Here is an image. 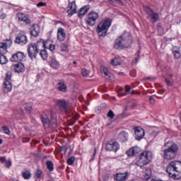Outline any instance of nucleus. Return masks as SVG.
Segmentation results:
<instances>
[{"label": "nucleus", "instance_id": "obj_43", "mask_svg": "<svg viewBox=\"0 0 181 181\" xmlns=\"http://www.w3.org/2000/svg\"><path fill=\"white\" fill-rule=\"evenodd\" d=\"M61 50L62 52H68L69 45H67V44H62V45L61 46Z\"/></svg>", "mask_w": 181, "mask_h": 181}, {"label": "nucleus", "instance_id": "obj_3", "mask_svg": "<svg viewBox=\"0 0 181 181\" xmlns=\"http://www.w3.org/2000/svg\"><path fill=\"white\" fill-rule=\"evenodd\" d=\"M168 142L165 144V146H168V148L163 150V158L166 159L167 160H172V159H175L176 158V155H177V152H179V147L175 144H171Z\"/></svg>", "mask_w": 181, "mask_h": 181}, {"label": "nucleus", "instance_id": "obj_59", "mask_svg": "<svg viewBox=\"0 0 181 181\" xmlns=\"http://www.w3.org/2000/svg\"><path fill=\"white\" fill-rule=\"evenodd\" d=\"M158 30H160V34L162 35V33H162V28H158Z\"/></svg>", "mask_w": 181, "mask_h": 181}, {"label": "nucleus", "instance_id": "obj_24", "mask_svg": "<svg viewBox=\"0 0 181 181\" xmlns=\"http://www.w3.org/2000/svg\"><path fill=\"white\" fill-rule=\"evenodd\" d=\"M128 179V175L124 173H117L115 176V180L117 181H124Z\"/></svg>", "mask_w": 181, "mask_h": 181}, {"label": "nucleus", "instance_id": "obj_63", "mask_svg": "<svg viewBox=\"0 0 181 181\" xmlns=\"http://www.w3.org/2000/svg\"><path fill=\"white\" fill-rule=\"evenodd\" d=\"M75 122H71L70 125H73L74 124Z\"/></svg>", "mask_w": 181, "mask_h": 181}, {"label": "nucleus", "instance_id": "obj_49", "mask_svg": "<svg viewBox=\"0 0 181 181\" xmlns=\"http://www.w3.org/2000/svg\"><path fill=\"white\" fill-rule=\"evenodd\" d=\"M11 78H12V75L11 74V73H7L5 81H11Z\"/></svg>", "mask_w": 181, "mask_h": 181}, {"label": "nucleus", "instance_id": "obj_4", "mask_svg": "<svg viewBox=\"0 0 181 181\" xmlns=\"http://www.w3.org/2000/svg\"><path fill=\"white\" fill-rule=\"evenodd\" d=\"M41 120L45 128H57V119L56 115L52 112H50V119L46 113L41 115Z\"/></svg>", "mask_w": 181, "mask_h": 181}, {"label": "nucleus", "instance_id": "obj_37", "mask_svg": "<svg viewBox=\"0 0 181 181\" xmlns=\"http://www.w3.org/2000/svg\"><path fill=\"white\" fill-rule=\"evenodd\" d=\"M31 176H32V174H30V172L29 171H25L23 173V177L24 179H30Z\"/></svg>", "mask_w": 181, "mask_h": 181}, {"label": "nucleus", "instance_id": "obj_35", "mask_svg": "<svg viewBox=\"0 0 181 181\" xmlns=\"http://www.w3.org/2000/svg\"><path fill=\"white\" fill-rule=\"evenodd\" d=\"M8 63V59L4 54L0 55V64H6Z\"/></svg>", "mask_w": 181, "mask_h": 181}, {"label": "nucleus", "instance_id": "obj_19", "mask_svg": "<svg viewBox=\"0 0 181 181\" xmlns=\"http://www.w3.org/2000/svg\"><path fill=\"white\" fill-rule=\"evenodd\" d=\"M139 152H141V148L138 146H135L127 151L126 153L128 156H135V155H138Z\"/></svg>", "mask_w": 181, "mask_h": 181}, {"label": "nucleus", "instance_id": "obj_53", "mask_svg": "<svg viewBox=\"0 0 181 181\" xmlns=\"http://www.w3.org/2000/svg\"><path fill=\"white\" fill-rule=\"evenodd\" d=\"M124 117H125V115H124V113L117 115V118H118L119 119H122V118H124Z\"/></svg>", "mask_w": 181, "mask_h": 181}, {"label": "nucleus", "instance_id": "obj_2", "mask_svg": "<svg viewBox=\"0 0 181 181\" xmlns=\"http://www.w3.org/2000/svg\"><path fill=\"white\" fill-rule=\"evenodd\" d=\"M131 45H132V36L129 33H124L116 40L114 47L117 49H125L129 47Z\"/></svg>", "mask_w": 181, "mask_h": 181}, {"label": "nucleus", "instance_id": "obj_31", "mask_svg": "<svg viewBox=\"0 0 181 181\" xmlns=\"http://www.w3.org/2000/svg\"><path fill=\"white\" fill-rule=\"evenodd\" d=\"M124 91V88H120V93L119 94V95H127V94H129V93L131 91V87H129V86L127 85L125 86V92H122Z\"/></svg>", "mask_w": 181, "mask_h": 181}, {"label": "nucleus", "instance_id": "obj_13", "mask_svg": "<svg viewBox=\"0 0 181 181\" xmlns=\"http://www.w3.org/2000/svg\"><path fill=\"white\" fill-rule=\"evenodd\" d=\"M134 134L136 141H141V139L145 136V130L141 127H136Z\"/></svg>", "mask_w": 181, "mask_h": 181}, {"label": "nucleus", "instance_id": "obj_36", "mask_svg": "<svg viewBox=\"0 0 181 181\" xmlns=\"http://www.w3.org/2000/svg\"><path fill=\"white\" fill-rule=\"evenodd\" d=\"M40 52V55L42 57V60H46V59H47V52H46V50L42 49Z\"/></svg>", "mask_w": 181, "mask_h": 181}, {"label": "nucleus", "instance_id": "obj_38", "mask_svg": "<svg viewBox=\"0 0 181 181\" xmlns=\"http://www.w3.org/2000/svg\"><path fill=\"white\" fill-rule=\"evenodd\" d=\"M107 117L108 118H110V119H114V117H115V114H114V112L112 110H109Z\"/></svg>", "mask_w": 181, "mask_h": 181}, {"label": "nucleus", "instance_id": "obj_7", "mask_svg": "<svg viewBox=\"0 0 181 181\" xmlns=\"http://www.w3.org/2000/svg\"><path fill=\"white\" fill-rule=\"evenodd\" d=\"M28 53L29 57L31 58L32 60H33V59H36V56H37V54L39 53V51L36 47V44L31 43L28 45Z\"/></svg>", "mask_w": 181, "mask_h": 181}, {"label": "nucleus", "instance_id": "obj_45", "mask_svg": "<svg viewBox=\"0 0 181 181\" xmlns=\"http://www.w3.org/2000/svg\"><path fill=\"white\" fill-rule=\"evenodd\" d=\"M74 156H71L70 157L68 160H67V163L68 165H73L74 163Z\"/></svg>", "mask_w": 181, "mask_h": 181}, {"label": "nucleus", "instance_id": "obj_41", "mask_svg": "<svg viewBox=\"0 0 181 181\" xmlns=\"http://www.w3.org/2000/svg\"><path fill=\"white\" fill-rule=\"evenodd\" d=\"M173 54L175 59H180L181 54H180V52H179V51H176V50L173 51Z\"/></svg>", "mask_w": 181, "mask_h": 181}, {"label": "nucleus", "instance_id": "obj_16", "mask_svg": "<svg viewBox=\"0 0 181 181\" xmlns=\"http://www.w3.org/2000/svg\"><path fill=\"white\" fill-rule=\"evenodd\" d=\"M30 33L31 36H33L34 37H37V36H39L40 33V28L39 27V25L33 24L30 27Z\"/></svg>", "mask_w": 181, "mask_h": 181}, {"label": "nucleus", "instance_id": "obj_62", "mask_svg": "<svg viewBox=\"0 0 181 181\" xmlns=\"http://www.w3.org/2000/svg\"><path fill=\"white\" fill-rule=\"evenodd\" d=\"M73 64H77V62L74 61Z\"/></svg>", "mask_w": 181, "mask_h": 181}, {"label": "nucleus", "instance_id": "obj_10", "mask_svg": "<svg viewBox=\"0 0 181 181\" xmlns=\"http://www.w3.org/2000/svg\"><path fill=\"white\" fill-rule=\"evenodd\" d=\"M15 43H17V45H26L28 43V37H26V35L20 33L16 37Z\"/></svg>", "mask_w": 181, "mask_h": 181}, {"label": "nucleus", "instance_id": "obj_28", "mask_svg": "<svg viewBox=\"0 0 181 181\" xmlns=\"http://www.w3.org/2000/svg\"><path fill=\"white\" fill-rule=\"evenodd\" d=\"M111 64H112V66H119L122 64V60H121V58L119 57H115L111 60Z\"/></svg>", "mask_w": 181, "mask_h": 181}, {"label": "nucleus", "instance_id": "obj_51", "mask_svg": "<svg viewBox=\"0 0 181 181\" xmlns=\"http://www.w3.org/2000/svg\"><path fill=\"white\" fill-rule=\"evenodd\" d=\"M5 163L7 168H11V166H12V163L11 161H6Z\"/></svg>", "mask_w": 181, "mask_h": 181}, {"label": "nucleus", "instance_id": "obj_29", "mask_svg": "<svg viewBox=\"0 0 181 181\" xmlns=\"http://www.w3.org/2000/svg\"><path fill=\"white\" fill-rule=\"evenodd\" d=\"M8 49V44L6 42H0V54H5Z\"/></svg>", "mask_w": 181, "mask_h": 181}, {"label": "nucleus", "instance_id": "obj_54", "mask_svg": "<svg viewBox=\"0 0 181 181\" xmlns=\"http://www.w3.org/2000/svg\"><path fill=\"white\" fill-rule=\"evenodd\" d=\"M0 160H1V163H5L6 162V158H5V157H1V158H0Z\"/></svg>", "mask_w": 181, "mask_h": 181}, {"label": "nucleus", "instance_id": "obj_18", "mask_svg": "<svg viewBox=\"0 0 181 181\" xmlns=\"http://www.w3.org/2000/svg\"><path fill=\"white\" fill-rule=\"evenodd\" d=\"M47 42H45V40L40 39L35 44V47L37 51L40 52V51L43 50V49L47 48Z\"/></svg>", "mask_w": 181, "mask_h": 181}, {"label": "nucleus", "instance_id": "obj_61", "mask_svg": "<svg viewBox=\"0 0 181 181\" xmlns=\"http://www.w3.org/2000/svg\"><path fill=\"white\" fill-rule=\"evenodd\" d=\"M3 141H2V139H0V145H1Z\"/></svg>", "mask_w": 181, "mask_h": 181}, {"label": "nucleus", "instance_id": "obj_47", "mask_svg": "<svg viewBox=\"0 0 181 181\" xmlns=\"http://www.w3.org/2000/svg\"><path fill=\"white\" fill-rule=\"evenodd\" d=\"M149 103L151 105H155V98L153 95L149 96Z\"/></svg>", "mask_w": 181, "mask_h": 181}, {"label": "nucleus", "instance_id": "obj_48", "mask_svg": "<svg viewBox=\"0 0 181 181\" xmlns=\"http://www.w3.org/2000/svg\"><path fill=\"white\" fill-rule=\"evenodd\" d=\"M107 1H109V2H110L111 4H122V1L121 0H107Z\"/></svg>", "mask_w": 181, "mask_h": 181}, {"label": "nucleus", "instance_id": "obj_40", "mask_svg": "<svg viewBox=\"0 0 181 181\" xmlns=\"http://www.w3.org/2000/svg\"><path fill=\"white\" fill-rule=\"evenodd\" d=\"M65 153L67 156H70V155H71V153H73V150L71 149V147H67L65 149Z\"/></svg>", "mask_w": 181, "mask_h": 181}, {"label": "nucleus", "instance_id": "obj_9", "mask_svg": "<svg viewBox=\"0 0 181 181\" xmlns=\"http://www.w3.org/2000/svg\"><path fill=\"white\" fill-rule=\"evenodd\" d=\"M105 148L107 151H112L117 152L119 149V144L115 141H110L105 144Z\"/></svg>", "mask_w": 181, "mask_h": 181}, {"label": "nucleus", "instance_id": "obj_22", "mask_svg": "<svg viewBox=\"0 0 181 181\" xmlns=\"http://www.w3.org/2000/svg\"><path fill=\"white\" fill-rule=\"evenodd\" d=\"M88 9H90V5H86L84 7L80 8L78 13V18H83V16H84V15L88 12Z\"/></svg>", "mask_w": 181, "mask_h": 181}, {"label": "nucleus", "instance_id": "obj_55", "mask_svg": "<svg viewBox=\"0 0 181 181\" xmlns=\"http://www.w3.org/2000/svg\"><path fill=\"white\" fill-rule=\"evenodd\" d=\"M6 13H2L0 15V19H6Z\"/></svg>", "mask_w": 181, "mask_h": 181}, {"label": "nucleus", "instance_id": "obj_11", "mask_svg": "<svg viewBox=\"0 0 181 181\" xmlns=\"http://www.w3.org/2000/svg\"><path fill=\"white\" fill-rule=\"evenodd\" d=\"M57 105L62 111H64L66 113L70 112V109L67 106V103L66 102V100L63 99L57 100Z\"/></svg>", "mask_w": 181, "mask_h": 181}, {"label": "nucleus", "instance_id": "obj_42", "mask_svg": "<svg viewBox=\"0 0 181 181\" xmlns=\"http://www.w3.org/2000/svg\"><path fill=\"white\" fill-rule=\"evenodd\" d=\"M145 11H146V13H148V15H149L150 16L153 15L154 11H153V10L151 9V8L146 7Z\"/></svg>", "mask_w": 181, "mask_h": 181}, {"label": "nucleus", "instance_id": "obj_12", "mask_svg": "<svg viewBox=\"0 0 181 181\" xmlns=\"http://www.w3.org/2000/svg\"><path fill=\"white\" fill-rule=\"evenodd\" d=\"M17 18L18 22H25V25H30V19L28 18V16L23 13H18Z\"/></svg>", "mask_w": 181, "mask_h": 181}, {"label": "nucleus", "instance_id": "obj_6", "mask_svg": "<svg viewBox=\"0 0 181 181\" xmlns=\"http://www.w3.org/2000/svg\"><path fill=\"white\" fill-rule=\"evenodd\" d=\"M151 159H152V153L149 151H144L141 154L140 158L136 161V165L139 168H144L145 165H148L151 162Z\"/></svg>", "mask_w": 181, "mask_h": 181}, {"label": "nucleus", "instance_id": "obj_14", "mask_svg": "<svg viewBox=\"0 0 181 181\" xmlns=\"http://www.w3.org/2000/svg\"><path fill=\"white\" fill-rule=\"evenodd\" d=\"M24 57H25V55L23 54V53L17 52L12 56L10 60L11 62L19 63L23 60Z\"/></svg>", "mask_w": 181, "mask_h": 181}, {"label": "nucleus", "instance_id": "obj_56", "mask_svg": "<svg viewBox=\"0 0 181 181\" xmlns=\"http://www.w3.org/2000/svg\"><path fill=\"white\" fill-rule=\"evenodd\" d=\"M139 51L137 52V57L136 58V63H138V60H139Z\"/></svg>", "mask_w": 181, "mask_h": 181}, {"label": "nucleus", "instance_id": "obj_25", "mask_svg": "<svg viewBox=\"0 0 181 181\" xmlns=\"http://www.w3.org/2000/svg\"><path fill=\"white\" fill-rule=\"evenodd\" d=\"M14 69L16 73H23L25 71V66L22 63H18L14 65Z\"/></svg>", "mask_w": 181, "mask_h": 181}, {"label": "nucleus", "instance_id": "obj_32", "mask_svg": "<svg viewBox=\"0 0 181 181\" xmlns=\"http://www.w3.org/2000/svg\"><path fill=\"white\" fill-rule=\"evenodd\" d=\"M172 77H173V75H170L168 78H165V82L167 86H173V79L172 78Z\"/></svg>", "mask_w": 181, "mask_h": 181}, {"label": "nucleus", "instance_id": "obj_15", "mask_svg": "<svg viewBox=\"0 0 181 181\" xmlns=\"http://www.w3.org/2000/svg\"><path fill=\"white\" fill-rule=\"evenodd\" d=\"M100 73L106 80H111V78L114 77V75H112V74H111L105 66L100 67Z\"/></svg>", "mask_w": 181, "mask_h": 181}, {"label": "nucleus", "instance_id": "obj_33", "mask_svg": "<svg viewBox=\"0 0 181 181\" xmlns=\"http://www.w3.org/2000/svg\"><path fill=\"white\" fill-rule=\"evenodd\" d=\"M151 16L153 23H155V22H158V20L159 19V14L154 12L153 13V14H151Z\"/></svg>", "mask_w": 181, "mask_h": 181}, {"label": "nucleus", "instance_id": "obj_58", "mask_svg": "<svg viewBox=\"0 0 181 181\" xmlns=\"http://www.w3.org/2000/svg\"><path fill=\"white\" fill-rule=\"evenodd\" d=\"M146 80H153V78H151V77H147L145 78Z\"/></svg>", "mask_w": 181, "mask_h": 181}, {"label": "nucleus", "instance_id": "obj_30", "mask_svg": "<svg viewBox=\"0 0 181 181\" xmlns=\"http://www.w3.org/2000/svg\"><path fill=\"white\" fill-rule=\"evenodd\" d=\"M32 107H33V103L31 102L25 103L24 105V108L28 114H30L32 112Z\"/></svg>", "mask_w": 181, "mask_h": 181}, {"label": "nucleus", "instance_id": "obj_21", "mask_svg": "<svg viewBox=\"0 0 181 181\" xmlns=\"http://www.w3.org/2000/svg\"><path fill=\"white\" fill-rule=\"evenodd\" d=\"M57 87L59 91H62V93H66L68 88L64 81H59V82L57 84Z\"/></svg>", "mask_w": 181, "mask_h": 181}, {"label": "nucleus", "instance_id": "obj_23", "mask_svg": "<svg viewBox=\"0 0 181 181\" xmlns=\"http://www.w3.org/2000/svg\"><path fill=\"white\" fill-rule=\"evenodd\" d=\"M4 93H9L12 90V83L10 81H4L3 84Z\"/></svg>", "mask_w": 181, "mask_h": 181}, {"label": "nucleus", "instance_id": "obj_46", "mask_svg": "<svg viewBox=\"0 0 181 181\" xmlns=\"http://www.w3.org/2000/svg\"><path fill=\"white\" fill-rule=\"evenodd\" d=\"M81 73H82V76L83 77H88V71H87V69H81Z\"/></svg>", "mask_w": 181, "mask_h": 181}, {"label": "nucleus", "instance_id": "obj_52", "mask_svg": "<svg viewBox=\"0 0 181 181\" xmlns=\"http://www.w3.org/2000/svg\"><path fill=\"white\" fill-rule=\"evenodd\" d=\"M55 46L54 45H52V44H49V50L51 51V52H53L54 50V49H55Z\"/></svg>", "mask_w": 181, "mask_h": 181}, {"label": "nucleus", "instance_id": "obj_5", "mask_svg": "<svg viewBox=\"0 0 181 181\" xmlns=\"http://www.w3.org/2000/svg\"><path fill=\"white\" fill-rule=\"evenodd\" d=\"M111 19L107 18L105 21L100 22L97 27V32L99 36H107V32L111 26Z\"/></svg>", "mask_w": 181, "mask_h": 181}, {"label": "nucleus", "instance_id": "obj_44", "mask_svg": "<svg viewBox=\"0 0 181 181\" xmlns=\"http://www.w3.org/2000/svg\"><path fill=\"white\" fill-rule=\"evenodd\" d=\"M42 177V170H38L35 172V179H40Z\"/></svg>", "mask_w": 181, "mask_h": 181}, {"label": "nucleus", "instance_id": "obj_60", "mask_svg": "<svg viewBox=\"0 0 181 181\" xmlns=\"http://www.w3.org/2000/svg\"><path fill=\"white\" fill-rule=\"evenodd\" d=\"M119 76H123L124 75V72H119Z\"/></svg>", "mask_w": 181, "mask_h": 181}, {"label": "nucleus", "instance_id": "obj_8", "mask_svg": "<svg viewBox=\"0 0 181 181\" xmlns=\"http://www.w3.org/2000/svg\"><path fill=\"white\" fill-rule=\"evenodd\" d=\"M98 19V14L94 11L90 12L86 23L89 26H94L95 25V21Z\"/></svg>", "mask_w": 181, "mask_h": 181}, {"label": "nucleus", "instance_id": "obj_64", "mask_svg": "<svg viewBox=\"0 0 181 181\" xmlns=\"http://www.w3.org/2000/svg\"><path fill=\"white\" fill-rule=\"evenodd\" d=\"M157 97H158V98H162V97H161L160 95H157Z\"/></svg>", "mask_w": 181, "mask_h": 181}, {"label": "nucleus", "instance_id": "obj_17", "mask_svg": "<svg viewBox=\"0 0 181 181\" xmlns=\"http://www.w3.org/2000/svg\"><path fill=\"white\" fill-rule=\"evenodd\" d=\"M68 8H69V9L67 11V13L70 15V16H73L74 13H77V6L76 5V1H72L69 3L68 5Z\"/></svg>", "mask_w": 181, "mask_h": 181}, {"label": "nucleus", "instance_id": "obj_34", "mask_svg": "<svg viewBox=\"0 0 181 181\" xmlns=\"http://www.w3.org/2000/svg\"><path fill=\"white\" fill-rule=\"evenodd\" d=\"M46 166L48 170H49V172H53V162H52L51 160L47 161Z\"/></svg>", "mask_w": 181, "mask_h": 181}, {"label": "nucleus", "instance_id": "obj_39", "mask_svg": "<svg viewBox=\"0 0 181 181\" xmlns=\"http://www.w3.org/2000/svg\"><path fill=\"white\" fill-rule=\"evenodd\" d=\"M2 128L6 135H11V130H9V128L8 127V126H4Z\"/></svg>", "mask_w": 181, "mask_h": 181}, {"label": "nucleus", "instance_id": "obj_26", "mask_svg": "<svg viewBox=\"0 0 181 181\" xmlns=\"http://www.w3.org/2000/svg\"><path fill=\"white\" fill-rule=\"evenodd\" d=\"M49 66L52 67V69H55L56 70L60 67V64L57 60L54 58H52L51 61L49 62Z\"/></svg>", "mask_w": 181, "mask_h": 181}, {"label": "nucleus", "instance_id": "obj_27", "mask_svg": "<svg viewBox=\"0 0 181 181\" xmlns=\"http://www.w3.org/2000/svg\"><path fill=\"white\" fill-rule=\"evenodd\" d=\"M118 139L122 141V142H125L126 141H128V133L125 132H120L118 136Z\"/></svg>", "mask_w": 181, "mask_h": 181}, {"label": "nucleus", "instance_id": "obj_57", "mask_svg": "<svg viewBox=\"0 0 181 181\" xmlns=\"http://www.w3.org/2000/svg\"><path fill=\"white\" fill-rule=\"evenodd\" d=\"M7 42H8V45H12V40H6Z\"/></svg>", "mask_w": 181, "mask_h": 181}, {"label": "nucleus", "instance_id": "obj_20", "mask_svg": "<svg viewBox=\"0 0 181 181\" xmlns=\"http://www.w3.org/2000/svg\"><path fill=\"white\" fill-rule=\"evenodd\" d=\"M57 39L59 42H64L66 39V33H64V29L59 28L57 32Z\"/></svg>", "mask_w": 181, "mask_h": 181}, {"label": "nucleus", "instance_id": "obj_1", "mask_svg": "<svg viewBox=\"0 0 181 181\" xmlns=\"http://www.w3.org/2000/svg\"><path fill=\"white\" fill-rule=\"evenodd\" d=\"M166 172L170 177L179 180L181 178V162L178 160L170 161L167 165Z\"/></svg>", "mask_w": 181, "mask_h": 181}, {"label": "nucleus", "instance_id": "obj_50", "mask_svg": "<svg viewBox=\"0 0 181 181\" xmlns=\"http://www.w3.org/2000/svg\"><path fill=\"white\" fill-rule=\"evenodd\" d=\"M37 6L38 8H40V6H46V3L40 2V3L37 4Z\"/></svg>", "mask_w": 181, "mask_h": 181}]
</instances>
